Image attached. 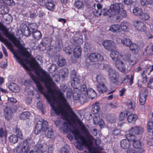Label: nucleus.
Here are the masks:
<instances>
[{"label": "nucleus", "mask_w": 153, "mask_h": 153, "mask_svg": "<svg viewBox=\"0 0 153 153\" xmlns=\"http://www.w3.org/2000/svg\"><path fill=\"white\" fill-rule=\"evenodd\" d=\"M3 43L13 53L17 61L27 70H30L25 63L29 65L33 70L36 76L30 71L28 73L36 84V90L43 94L52 107L51 114H60L67 120L61 128L64 132L68 133L71 131L78 144V149H83V146L88 148L92 146L94 140L88 130V126L83 125L77 116L74 115L70 118L69 113L73 112L71 107L63 96V93L66 89L65 85L61 86L59 90H53L55 84L53 82L49 76L40 67L38 63L33 58L30 60L22 59L16 52H14L13 46L7 40L3 38Z\"/></svg>", "instance_id": "f257e3e1"}, {"label": "nucleus", "mask_w": 153, "mask_h": 153, "mask_svg": "<svg viewBox=\"0 0 153 153\" xmlns=\"http://www.w3.org/2000/svg\"><path fill=\"white\" fill-rule=\"evenodd\" d=\"M0 30L2 31L5 36L18 48V52L21 56L26 57H29L30 56V49L25 48L23 45L20 43L19 40L13 35L9 33L7 31L8 30L1 22H0Z\"/></svg>", "instance_id": "f03ea898"}, {"label": "nucleus", "mask_w": 153, "mask_h": 153, "mask_svg": "<svg viewBox=\"0 0 153 153\" xmlns=\"http://www.w3.org/2000/svg\"><path fill=\"white\" fill-rule=\"evenodd\" d=\"M124 7L123 4L121 3H116L111 4L109 10H104L102 11L103 13V15L105 16H108L109 17L112 18L113 20L115 21L119 19L120 17L119 13L121 9H123Z\"/></svg>", "instance_id": "7ed1b4c3"}, {"label": "nucleus", "mask_w": 153, "mask_h": 153, "mask_svg": "<svg viewBox=\"0 0 153 153\" xmlns=\"http://www.w3.org/2000/svg\"><path fill=\"white\" fill-rule=\"evenodd\" d=\"M48 123L45 120H41L38 121L36 124L34 132L36 134H39L41 131L45 132L46 137L51 138L53 135L52 129L48 128Z\"/></svg>", "instance_id": "20e7f679"}, {"label": "nucleus", "mask_w": 153, "mask_h": 153, "mask_svg": "<svg viewBox=\"0 0 153 153\" xmlns=\"http://www.w3.org/2000/svg\"><path fill=\"white\" fill-rule=\"evenodd\" d=\"M115 49L111 51L110 56L113 60L115 61V66L118 70L120 72L124 73L126 71L125 65L122 60H120L123 55H122V53Z\"/></svg>", "instance_id": "39448f33"}, {"label": "nucleus", "mask_w": 153, "mask_h": 153, "mask_svg": "<svg viewBox=\"0 0 153 153\" xmlns=\"http://www.w3.org/2000/svg\"><path fill=\"white\" fill-rule=\"evenodd\" d=\"M103 67L104 69L108 71L109 79L112 83H116L119 81V75L114 69L108 64L104 65Z\"/></svg>", "instance_id": "423d86ee"}, {"label": "nucleus", "mask_w": 153, "mask_h": 153, "mask_svg": "<svg viewBox=\"0 0 153 153\" xmlns=\"http://www.w3.org/2000/svg\"><path fill=\"white\" fill-rule=\"evenodd\" d=\"M77 88H75L74 89V93L73 97H74L76 95H77V97H76L75 100H79L83 101H85L87 99V92L88 89H87L86 85H83L80 87V89L77 92Z\"/></svg>", "instance_id": "0eeeda50"}, {"label": "nucleus", "mask_w": 153, "mask_h": 153, "mask_svg": "<svg viewBox=\"0 0 153 153\" xmlns=\"http://www.w3.org/2000/svg\"><path fill=\"white\" fill-rule=\"evenodd\" d=\"M143 132V128L140 126H134L132 127L127 134V137L133 136L136 134H140Z\"/></svg>", "instance_id": "6e6552de"}, {"label": "nucleus", "mask_w": 153, "mask_h": 153, "mask_svg": "<svg viewBox=\"0 0 153 153\" xmlns=\"http://www.w3.org/2000/svg\"><path fill=\"white\" fill-rule=\"evenodd\" d=\"M29 150L28 144L26 141H24L23 143L19 144V146L14 150V153H22V152H27Z\"/></svg>", "instance_id": "1a4fd4ad"}, {"label": "nucleus", "mask_w": 153, "mask_h": 153, "mask_svg": "<svg viewBox=\"0 0 153 153\" xmlns=\"http://www.w3.org/2000/svg\"><path fill=\"white\" fill-rule=\"evenodd\" d=\"M105 48L108 51H112L115 48V43L112 40H105L102 43Z\"/></svg>", "instance_id": "9d476101"}, {"label": "nucleus", "mask_w": 153, "mask_h": 153, "mask_svg": "<svg viewBox=\"0 0 153 153\" xmlns=\"http://www.w3.org/2000/svg\"><path fill=\"white\" fill-rule=\"evenodd\" d=\"M134 26L138 31L145 32L146 30V27L144 23L140 21L136 20L133 22Z\"/></svg>", "instance_id": "9b49d317"}, {"label": "nucleus", "mask_w": 153, "mask_h": 153, "mask_svg": "<svg viewBox=\"0 0 153 153\" xmlns=\"http://www.w3.org/2000/svg\"><path fill=\"white\" fill-rule=\"evenodd\" d=\"M88 57L90 61L92 62H96L101 61L103 59L102 56L97 53H92L90 54Z\"/></svg>", "instance_id": "f8f14e48"}, {"label": "nucleus", "mask_w": 153, "mask_h": 153, "mask_svg": "<svg viewBox=\"0 0 153 153\" xmlns=\"http://www.w3.org/2000/svg\"><path fill=\"white\" fill-rule=\"evenodd\" d=\"M48 146L46 144L38 143L36 145L34 150L38 153H43L47 150Z\"/></svg>", "instance_id": "ddd939ff"}, {"label": "nucleus", "mask_w": 153, "mask_h": 153, "mask_svg": "<svg viewBox=\"0 0 153 153\" xmlns=\"http://www.w3.org/2000/svg\"><path fill=\"white\" fill-rule=\"evenodd\" d=\"M138 118V116L137 114L128 111L127 119L128 123L134 124Z\"/></svg>", "instance_id": "4468645a"}, {"label": "nucleus", "mask_w": 153, "mask_h": 153, "mask_svg": "<svg viewBox=\"0 0 153 153\" xmlns=\"http://www.w3.org/2000/svg\"><path fill=\"white\" fill-rule=\"evenodd\" d=\"M147 94V92L146 89H144L140 92L139 101L140 105H143L145 104Z\"/></svg>", "instance_id": "2eb2a0df"}, {"label": "nucleus", "mask_w": 153, "mask_h": 153, "mask_svg": "<svg viewBox=\"0 0 153 153\" xmlns=\"http://www.w3.org/2000/svg\"><path fill=\"white\" fill-rule=\"evenodd\" d=\"M132 145L134 148L136 149L140 148V152H142L144 151L143 149L141 147V142L140 140H137L135 138H134L132 140Z\"/></svg>", "instance_id": "dca6fc26"}, {"label": "nucleus", "mask_w": 153, "mask_h": 153, "mask_svg": "<svg viewBox=\"0 0 153 153\" xmlns=\"http://www.w3.org/2000/svg\"><path fill=\"white\" fill-rule=\"evenodd\" d=\"M4 115L6 119L7 120L11 119L13 117V111L9 107H7L4 109Z\"/></svg>", "instance_id": "f3484780"}, {"label": "nucleus", "mask_w": 153, "mask_h": 153, "mask_svg": "<svg viewBox=\"0 0 153 153\" xmlns=\"http://www.w3.org/2000/svg\"><path fill=\"white\" fill-rule=\"evenodd\" d=\"M129 47L132 53L135 55L138 53L140 50L139 46L134 43H132Z\"/></svg>", "instance_id": "a211bd4d"}, {"label": "nucleus", "mask_w": 153, "mask_h": 153, "mask_svg": "<svg viewBox=\"0 0 153 153\" xmlns=\"http://www.w3.org/2000/svg\"><path fill=\"white\" fill-rule=\"evenodd\" d=\"M93 120L95 125L99 124L100 126H102L104 124V122L102 119H100L98 114L95 115L93 118Z\"/></svg>", "instance_id": "6ab92c4d"}, {"label": "nucleus", "mask_w": 153, "mask_h": 153, "mask_svg": "<svg viewBox=\"0 0 153 153\" xmlns=\"http://www.w3.org/2000/svg\"><path fill=\"white\" fill-rule=\"evenodd\" d=\"M130 145L131 143L129 140L127 139H123L120 141V146L123 149L128 148Z\"/></svg>", "instance_id": "aec40b11"}, {"label": "nucleus", "mask_w": 153, "mask_h": 153, "mask_svg": "<svg viewBox=\"0 0 153 153\" xmlns=\"http://www.w3.org/2000/svg\"><path fill=\"white\" fill-rule=\"evenodd\" d=\"M8 87L10 90L15 93L18 92L20 91V88L19 85L14 83H10Z\"/></svg>", "instance_id": "412c9836"}, {"label": "nucleus", "mask_w": 153, "mask_h": 153, "mask_svg": "<svg viewBox=\"0 0 153 153\" xmlns=\"http://www.w3.org/2000/svg\"><path fill=\"white\" fill-rule=\"evenodd\" d=\"M81 49L79 45L76 46L74 49V56L76 58H79L81 55Z\"/></svg>", "instance_id": "4be33fe9"}, {"label": "nucleus", "mask_w": 153, "mask_h": 153, "mask_svg": "<svg viewBox=\"0 0 153 153\" xmlns=\"http://www.w3.org/2000/svg\"><path fill=\"white\" fill-rule=\"evenodd\" d=\"M109 30L113 33H118L120 30V27L118 24L111 25L109 27Z\"/></svg>", "instance_id": "5701e85b"}, {"label": "nucleus", "mask_w": 153, "mask_h": 153, "mask_svg": "<svg viewBox=\"0 0 153 153\" xmlns=\"http://www.w3.org/2000/svg\"><path fill=\"white\" fill-rule=\"evenodd\" d=\"M97 90L100 93H102L106 92L107 88L104 84H98L97 86Z\"/></svg>", "instance_id": "b1692460"}, {"label": "nucleus", "mask_w": 153, "mask_h": 153, "mask_svg": "<svg viewBox=\"0 0 153 153\" xmlns=\"http://www.w3.org/2000/svg\"><path fill=\"white\" fill-rule=\"evenodd\" d=\"M87 93V97H88L89 98H91V100L97 96L96 93L94 90L91 88L88 89Z\"/></svg>", "instance_id": "393cba45"}, {"label": "nucleus", "mask_w": 153, "mask_h": 153, "mask_svg": "<svg viewBox=\"0 0 153 153\" xmlns=\"http://www.w3.org/2000/svg\"><path fill=\"white\" fill-rule=\"evenodd\" d=\"M147 129L149 132V134L152 136L153 138V122L152 121H149L147 124Z\"/></svg>", "instance_id": "a878e982"}, {"label": "nucleus", "mask_w": 153, "mask_h": 153, "mask_svg": "<svg viewBox=\"0 0 153 153\" xmlns=\"http://www.w3.org/2000/svg\"><path fill=\"white\" fill-rule=\"evenodd\" d=\"M0 3L9 6H13L15 4L13 0H0Z\"/></svg>", "instance_id": "bb28decb"}, {"label": "nucleus", "mask_w": 153, "mask_h": 153, "mask_svg": "<svg viewBox=\"0 0 153 153\" xmlns=\"http://www.w3.org/2000/svg\"><path fill=\"white\" fill-rule=\"evenodd\" d=\"M151 50L150 47L148 46L144 50L143 52V54L144 56H151L153 55V52Z\"/></svg>", "instance_id": "cd10ccee"}, {"label": "nucleus", "mask_w": 153, "mask_h": 153, "mask_svg": "<svg viewBox=\"0 0 153 153\" xmlns=\"http://www.w3.org/2000/svg\"><path fill=\"white\" fill-rule=\"evenodd\" d=\"M100 106L98 103H96L92 106L91 112L93 114L97 113L100 110Z\"/></svg>", "instance_id": "c85d7f7f"}, {"label": "nucleus", "mask_w": 153, "mask_h": 153, "mask_svg": "<svg viewBox=\"0 0 153 153\" xmlns=\"http://www.w3.org/2000/svg\"><path fill=\"white\" fill-rule=\"evenodd\" d=\"M116 117L113 114L108 115L107 116V121L111 123H114L116 121Z\"/></svg>", "instance_id": "c756f323"}, {"label": "nucleus", "mask_w": 153, "mask_h": 153, "mask_svg": "<svg viewBox=\"0 0 153 153\" xmlns=\"http://www.w3.org/2000/svg\"><path fill=\"white\" fill-rule=\"evenodd\" d=\"M30 113L27 111L23 112L20 114L19 117L20 119L23 120H26L29 118Z\"/></svg>", "instance_id": "7c9ffc66"}, {"label": "nucleus", "mask_w": 153, "mask_h": 153, "mask_svg": "<svg viewBox=\"0 0 153 153\" xmlns=\"http://www.w3.org/2000/svg\"><path fill=\"white\" fill-rule=\"evenodd\" d=\"M10 142L12 143H15L17 142L18 140V137L15 134L11 135L9 138Z\"/></svg>", "instance_id": "2f4dec72"}, {"label": "nucleus", "mask_w": 153, "mask_h": 153, "mask_svg": "<svg viewBox=\"0 0 153 153\" xmlns=\"http://www.w3.org/2000/svg\"><path fill=\"white\" fill-rule=\"evenodd\" d=\"M96 80L98 84H104L105 82L104 78L101 75H99L97 76Z\"/></svg>", "instance_id": "473e14b6"}, {"label": "nucleus", "mask_w": 153, "mask_h": 153, "mask_svg": "<svg viewBox=\"0 0 153 153\" xmlns=\"http://www.w3.org/2000/svg\"><path fill=\"white\" fill-rule=\"evenodd\" d=\"M74 5L78 9H82L84 6L83 2L81 1H76Z\"/></svg>", "instance_id": "72a5a7b5"}, {"label": "nucleus", "mask_w": 153, "mask_h": 153, "mask_svg": "<svg viewBox=\"0 0 153 153\" xmlns=\"http://www.w3.org/2000/svg\"><path fill=\"white\" fill-rule=\"evenodd\" d=\"M132 43L131 40L128 38H126L123 39L122 44L128 47H129Z\"/></svg>", "instance_id": "f704fd0d"}, {"label": "nucleus", "mask_w": 153, "mask_h": 153, "mask_svg": "<svg viewBox=\"0 0 153 153\" xmlns=\"http://www.w3.org/2000/svg\"><path fill=\"white\" fill-rule=\"evenodd\" d=\"M60 75L63 78H65L68 75V70L65 68L60 70L59 72Z\"/></svg>", "instance_id": "c9c22d12"}, {"label": "nucleus", "mask_w": 153, "mask_h": 153, "mask_svg": "<svg viewBox=\"0 0 153 153\" xmlns=\"http://www.w3.org/2000/svg\"><path fill=\"white\" fill-rule=\"evenodd\" d=\"M7 131L5 128H0V137H7Z\"/></svg>", "instance_id": "e433bc0d"}, {"label": "nucleus", "mask_w": 153, "mask_h": 153, "mask_svg": "<svg viewBox=\"0 0 153 153\" xmlns=\"http://www.w3.org/2000/svg\"><path fill=\"white\" fill-rule=\"evenodd\" d=\"M133 13L136 16H140L142 13L141 9L138 7H135L133 10Z\"/></svg>", "instance_id": "4c0bfd02"}, {"label": "nucleus", "mask_w": 153, "mask_h": 153, "mask_svg": "<svg viewBox=\"0 0 153 153\" xmlns=\"http://www.w3.org/2000/svg\"><path fill=\"white\" fill-rule=\"evenodd\" d=\"M33 36L35 39L38 40L41 38L42 34L39 31H36L33 32Z\"/></svg>", "instance_id": "58836bf2"}, {"label": "nucleus", "mask_w": 153, "mask_h": 153, "mask_svg": "<svg viewBox=\"0 0 153 153\" xmlns=\"http://www.w3.org/2000/svg\"><path fill=\"white\" fill-rule=\"evenodd\" d=\"M120 30H122L123 31H125L127 30L128 24L126 22H122L121 24Z\"/></svg>", "instance_id": "ea45409f"}, {"label": "nucleus", "mask_w": 153, "mask_h": 153, "mask_svg": "<svg viewBox=\"0 0 153 153\" xmlns=\"http://www.w3.org/2000/svg\"><path fill=\"white\" fill-rule=\"evenodd\" d=\"M127 111H125L120 113L119 117V120L120 121L123 120L125 119L126 116H127Z\"/></svg>", "instance_id": "a19ab883"}, {"label": "nucleus", "mask_w": 153, "mask_h": 153, "mask_svg": "<svg viewBox=\"0 0 153 153\" xmlns=\"http://www.w3.org/2000/svg\"><path fill=\"white\" fill-rule=\"evenodd\" d=\"M46 8L48 10H52L55 8V6L53 3L50 2L47 3L46 5Z\"/></svg>", "instance_id": "79ce46f5"}, {"label": "nucleus", "mask_w": 153, "mask_h": 153, "mask_svg": "<svg viewBox=\"0 0 153 153\" xmlns=\"http://www.w3.org/2000/svg\"><path fill=\"white\" fill-rule=\"evenodd\" d=\"M65 64V59H63L62 57H60L59 58L58 64L59 66L62 67L64 66Z\"/></svg>", "instance_id": "37998d69"}, {"label": "nucleus", "mask_w": 153, "mask_h": 153, "mask_svg": "<svg viewBox=\"0 0 153 153\" xmlns=\"http://www.w3.org/2000/svg\"><path fill=\"white\" fill-rule=\"evenodd\" d=\"M16 133L18 137L21 139H23L22 134L21 131L18 128H16Z\"/></svg>", "instance_id": "c03bdc74"}, {"label": "nucleus", "mask_w": 153, "mask_h": 153, "mask_svg": "<svg viewBox=\"0 0 153 153\" xmlns=\"http://www.w3.org/2000/svg\"><path fill=\"white\" fill-rule=\"evenodd\" d=\"M29 27L32 33L36 31L37 30L38 28L36 24L34 23L30 24Z\"/></svg>", "instance_id": "a18cd8bd"}, {"label": "nucleus", "mask_w": 153, "mask_h": 153, "mask_svg": "<svg viewBox=\"0 0 153 153\" xmlns=\"http://www.w3.org/2000/svg\"><path fill=\"white\" fill-rule=\"evenodd\" d=\"M71 77H72L74 78V81L75 82H76L77 83L79 82V80L81 79V77H80V76L76 74H75L74 75H72Z\"/></svg>", "instance_id": "49530a36"}, {"label": "nucleus", "mask_w": 153, "mask_h": 153, "mask_svg": "<svg viewBox=\"0 0 153 153\" xmlns=\"http://www.w3.org/2000/svg\"><path fill=\"white\" fill-rule=\"evenodd\" d=\"M105 10V9H104L102 10V11H100L99 10H95L94 11V15L97 16H100L101 15V14L102 13L103 15V13H106V12H105L104 13L103 12V11L102 12V11L104 10Z\"/></svg>", "instance_id": "de8ad7c7"}, {"label": "nucleus", "mask_w": 153, "mask_h": 153, "mask_svg": "<svg viewBox=\"0 0 153 153\" xmlns=\"http://www.w3.org/2000/svg\"><path fill=\"white\" fill-rule=\"evenodd\" d=\"M140 16L142 19L145 20H148L150 17L149 15L146 13H142Z\"/></svg>", "instance_id": "09e8293b"}, {"label": "nucleus", "mask_w": 153, "mask_h": 153, "mask_svg": "<svg viewBox=\"0 0 153 153\" xmlns=\"http://www.w3.org/2000/svg\"><path fill=\"white\" fill-rule=\"evenodd\" d=\"M110 131H111L112 134L114 135H117L120 133V130L114 128H111Z\"/></svg>", "instance_id": "8fccbe9b"}, {"label": "nucleus", "mask_w": 153, "mask_h": 153, "mask_svg": "<svg viewBox=\"0 0 153 153\" xmlns=\"http://www.w3.org/2000/svg\"><path fill=\"white\" fill-rule=\"evenodd\" d=\"M122 55H123V56L122 58H121L120 60H121V59H123L125 60H129L131 57V54L129 53L125 55L123 53H122Z\"/></svg>", "instance_id": "3c124183"}, {"label": "nucleus", "mask_w": 153, "mask_h": 153, "mask_svg": "<svg viewBox=\"0 0 153 153\" xmlns=\"http://www.w3.org/2000/svg\"><path fill=\"white\" fill-rule=\"evenodd\" d=\"M147 71V70L146 69L145 70L143 71V72L142 73V76L143 77V79L142 80V82L143 83H145L146 82L147 78L146 75H143V74L146 73Z\"/></svg>", "instance_id": "603ef678"}, {"label": "nucleus", "mask_w": 153, "mask_h": 153, "mask_svg": "<svg viewBox=\"0 0 153 153\" xmlns=\"http://www.w3.org/2000/svg\"><path fill=\"white\" fill-rule=\"evenodd\" d=\"M20 83L22 85H23L25 86H28L29 85V81L24 79H22Z\"/></svg>", "instance_id": "864d4df0"}, {"label": "nucleus", "mask_w": 153, "mask_h": 153, "mask_svg": "<svg viewBox=\"0 0 153 153\" xmlns=\"http://www.w3.org/2000/svg\"><path fill=\"white\" fill-rule=\"evenodd\" d=\"M119 14L120 17V18L119 19L121 18L122 17L126 16V12L125 10H123V9H121V10L119 13Z\"/></svg>", "instance_id": "5fc2aeb1"}, {"label": "nucleus", "mask_w": 153, "mask_h": 153, "mask_svg": "<svg viewBox=\"0 0 153 153\" xmlns=\"http://www.w3.org/2000/svg\"><path fill=\"white\" fill-rule=\"evenodd\" d=\"M147 144L149 146H153V139L148 138L147 140Z\"/></svg>", "instance_id": "6e6d98bb"}, {"label": "nucleus", "mask_w": 153, "mask_h": 153, "mask_svg": "<svg viewBox=\"0 0 153 153\" xmlns=\"http://www.w3.org/2000/svg\"><path fill=\"white\" fill-rule=\"evenodd\" d=\"M110 106L113 108H116L117 107L118 104L117 102H111L109 104Z\"/></svg>", "instance_id": "4d7b16f0"}, {"label": "nucleus", "mask_w": 153, "mask_h": 153, "mask_svg": "<svg viewBox=\"0 0 153 153\" xmlns=\"http://www.w3.org/2000/svg\"><path fill=\"white\" fill-rule=\"evenodd\" d=\"M141 3L143 5H147L149 3V0H141Z\"/></svg>", "instance_id": "13d9d810"}, {"label": "nucleus", "mask_w": 153, "mask_h": 153, "mask_svg": "<svg viewBox=\"0 0 153 153\" xmlns=\"http://www.w3.org/2000/svg\"><path fill=\"white\" fill-rule=\"evenodd\" d=\"M65 52L67 54H70L72 52L71 48L69 47H68L66 48Z\"/></svg>", "instance_id": "bf43d9fd"}, {"label": "nucleus", "mask_w": 153, "mask_h": 153, "mask_svg": "<svg viewBox=\"0 0 153 153\" xmlns=\"http://www.w3.org/2000/svg\"><path fill=\"white\" fill-rule=\"evenodd\" d=\"M8 101L9 102L13 103H16L17 101L16 99L13 97L8 98Z\"/></svg>", "instance_id": "052dcab7"}, {"label": "nucleus", "mask_w": 153, "mask_h": 153, "mask_svg": "<svg viewBox=\"0 0 153 153\" xmlns=\"http://www.w3.org/2000/svg\"><path fill=\"white\" fill-rule=\"evenodd\" d=\"M124 3L126 4H132L133 3V0H124Z\"/></svg>", "instance_id": "680f3d73"}, {"label": "nucleus", "mask_w": 153, "mask_h": 153, "mask_svg": "<svg viewBox=\"0 0 153 153\" xmlns=\"http://www.w3.org/2000/svg\"><path fill=\"white\" fill-rule=\"evenodd\" d=\"M90 153H100L98 150V149H88Z\"/></svg>", "instance_id": "e2e57ef3"}, {"label": "nucleus", "mask_w": 153, "mask_h": 153, "mask_svg": "<svg viewBox=\"0 0 153 153\" xmlns=\"http://www.w3.org/2000/svg\"><path fill=\"white\" fill-rule=\"evenodd\" d=\"M60 153H69V151L65 147L62 148L61 150Z\"/></svg>", "instance_id": "0e129e2a"}, {"label": "nucleus", "mask_w": 153, "mask_h": 153, "mask_svg": "<svg viewBox=\"0 0 153 153\" xmlns=\"http://www.w3.org/2000/svg\"><path fill=\"white\" fill-rule=\"evenodd\" d=\"M2 51L3 52L4 54L6 57H7L8 56V54L6 50V49L4 47L3 45H2Z\"/></svg>", "instance_id": "69168bd1"}, {"label": "nucleus", "mask_w": 153, "mask_h": 153, "mask_svg": "<svg viewBox=\"0 0 153 153\" xmlns=\"http://www.w3.org/2000/svg\"><path fill=\"white\" fill-rule=\"evenodd\" d=\"M127 153H137L135 150L133 149H128L126 151Z\"/></svg>", "instance_id": "338daca9"}, {"label": "nucleus", "mask_w": 153, "mask_h": 153, "mask_svg": "<svg viewBox=\"0 0 153 153\" xmlns=\"http://www.w3.org/2000/svg\"><path fill=\"white\" fill-rule=\"evenodd\" d=\"M49 68L52 69V71H54L56 70V65L52 64L51 65Z\"/></svg>", "instance_id": "774afa93"}]
</instances>
